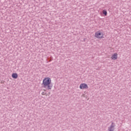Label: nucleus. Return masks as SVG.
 I'll return each mask as SVG.
<instances>
[{
  "mask_svg": "<svg viewBox=\"0 0 131 131\" xmlns=\"http://www.w3.org/2000/svg\"><path fill=\"white\" fill-rule=\"evenodd\" d=\"M52 80L49 78H45L43 79L42 83L43 88L46 89L47 90H52V88H53V85L51 84Z\"/></svg>",
  "mask_w": 131,
  "mask_h": 131,
  "instance_id": "1",
  "label": "nucleus"
},
{
  "mask_svg": "<svg viewBox=\"0 0 131 131\" xmlns=\"http://www.w3.org/2000/svg\"><path fill=\"white\" fill-rule=\"evenodd\" d=\"M95 37L97 38H104V35L98 32L95 33Z\"/></svg>",
  "mask_w": 131,
  "mask_h": 131,
  "instance_id": "2",
  "label": "nucleus"
},
{
  "mask_svg": "<svg viewBox=\"0 0 131 131\" xmlns=\"http://www.w3.org/2000/svg\"><path fill=\"white\" fill-rule=\"evenodd\" d=\"M115 124L114 123L112 122L111 126H110V127H108V131H114V130L115 129Z\"/></svg>",
  "mask_w": 131,
  "mask_h": 131,
  "instance_id": "3",
  "label": "nucleus"
},
{
  "mask_svg": "<svg viewBox=\"0 0 131 131\" xmlns=\"http://www.w3.org/2000/svg\"><path fill=\"white\" fill-rule=\"evenodd\" d=\"M80 89L81 90H84V89H89V86L85 83H81L80 85Z\"/></svg>",
  "mask_w": 131,
  "mask_h": 131,
  "instance_id": "4",
  "label": "nucleus"
},
{
  "mask_svg": "<svg viewBox=\"0 0 131 131\" xmlns=\"http://www.w3.org/2000/svg\"><path fill=\"white\" fill-rule=\"evenodd\" d=\"M111 58L112 60H116L117 59V54H114Z\"/></svg>",
  "mask_w": 131,
  "mask_h": 131,
  "instance_id": "5",
  "label": "nucleus"
},
{
  "mask_svg": "<svg viewBox=\"0 0 131 131\" xmlns=\"http://www.w3.org/2000/svg\"><path fill=\"white\" fill-rule=\"evenodd\" d=\"M12 77L14 78L15 79L18 78V74L17 73H13L12 74Z\"/></svg>",
  "mask_w": 131,
  "mask_h": 131,
  "instance_id": "6",
  "label": "nucleus"
},
{
  "mask_svg": "<svg viewBox=\"0 0 131 131\" xmlns=\"http://www.w3.org/2000/svg\"><path fill=\"white\" fill-rule=\"evenodd\" d=\"M102 13H103V15H105V16H107V11L103 10L102 11Z\"/></svg>",
  "mask_w": 131,
  "mask_h": 131,
  "instance_id": "7",
  "label": "nucleus"
},
{
  "mask_svg": "<svg viewBox=\"0 0 131 131\" xmlns=\"http://www.w3.org/2000/svg\"><path fill=\"white\" fill-rule=\"evenodd\" d=\"M41 95H42L43 96H45V95H46V93L43 92H42Z\"/></svg>",
  "mask_w": 131,
  "mask_h": 131,
  "instance_id": "8",
  "label": "nucleus"
}]
</instances>
